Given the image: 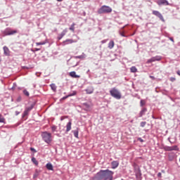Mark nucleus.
<instances>
[{
  "label": "nucleus",
  "mask_w": 180,
  "mask_h": 180,
  "mask_svg": "<svg viewBox=\"0 0 180 180\" xmlns=\"http://www.w3.org/2000/svg\"><path fill=\"white\" fill-rule=\"evenodd\" d=\"M15 113H16V115H19V112H15Z\"/></svg>",
  "instance_id": "nucleus-48"
},
{
  "label": "nucleus",
  "mask_w": 180,
  "mask_h": 180,
  "mask_svg": "<svg viewBox=\"0 0 180 180\" xmlns=\"http://www.w3.org/2000/svg\"><path fill=\"white\" fill-rule=\"evenodd\" d=\"M121 36H122V37H124V33H121Z\"/></svg>",
  "instance_id": "nucleus-42"
},
{
  "label": "nucleus",
  "mask_w": 180,
  "mask_h": 180,
  "mask_svg": "<svg viewBox=\"0 0 180 180\" xmlns=\"http://www.w3.org/2000/svg\"><path fill=\"white\" fill-rule=\"evenodd\" d=\"M74 40L72 39H66L63 42V46H65V44H72V43H75Z\"/></svg>",
  "instance_id": "nucleus-15"
},
{
  "label": "nucleus",
  "mask_w": 180,
  "mask_h": 180,
  "mask_svg": "<svg viewBox=\"0 0 180 180\" xmlns=\"http://www.w3.org/2000/svg\"><path fill=\"white\" fill-rule=\"evenodd\" d=\"M110 12H112V8L108 6H103L98 11V13H100V14L110 13Z\"/></svg>",
  "instance_id": "nucleus-3"
},
{
  "label": "nucleus",
  "mask_w": 180,
  "mask_h": 180,
  "mask_svg": "<svg viewBox=\"0 0 180 180\" xmlns=\"http://www.w3.org/2000/svg\"><path fill=\"white\" fill-rule=\"evenodd\" d=\"M72 124V122H71V120L68 122V124H66V133H68V131L71 130Z\"/></svg>",
  "instance_id": "nucleus-12"
},
{
  "label": "nucleus",
  "mask_w": 180,
  "mask_h": 180,
  "mask_svg": "<svg viewBox=\"0 0 180 180\" xmlns=\"http://www.w3.org/2000/svg\"><path fill=\"white\" fill-rule=\"evenodd\" d=\"M176 74H178V75H179V77H180V70H178V71L176 72Z\"/></svg>",
  "instance_id": "nucleus-40"
},
{
  "label": "nucleus",
  "mask_w": 180,
  "mask_h": 180,
  "mask_svg": "<svg viewBox=\"0 0 180 180\" xmlns=\"http://www.w3.org/2000/svg\"><path fill=\"white\" fill-rule=\"evenodd\" d=\"M69 75L70 77H72V78H81V76L80 75H77V73L75 72H70L69 73Z\"/></svg>",
  "instance_id": "nucleus-11"
},
{
  "label": "nucleus",
  "mask_w": 180,
  "mask_h": 180,
  "mask_svg": "<svg viewBox=\"0 0 180 180\" xmlns=\"http://www.w3.org/2000/svg\"><path fill=\"white\" fill-rule=\"evenodd\" d=\"M15 33H18V30H6L5 32L6 36H11L12 34H15Z\"/></svg>",
  "instance_id": "nucleus-6"
},
{
  "label": "nucleus",
  "mask_w": 180,
  "mask_h": 180,
  "mask_svg": "<svg viewBox=\"0 0 180 180\" xmlns=\"http://www.w3.org/2000/svg\"><path fill=\"white\" fill-rule=\"evenodd\" d=\"M33 150H34V148H31V151H33Z\"/></svg>",
  "instance_id": "nucleus-47"
},
{
  "label": "nucleus",
  "mask_w": 180,
  "mask_h": 180,
  "mask_svg": "<svg viewBox=\"0 0 180 180\" xmlns=\"http://www.w3.org/2000/svg\"><path fill=\"white\" fill-rule=\"evenodd\" d=\"M73 133H74L75 137H76V139H78V130L74 131Z\"/></svg>",
  "instance_id": "nucleus-27"
},
{
  "label": "nucleus",
  "mask_w": 180,
  "mask_h": 180,
  "mask_svg": "<svg viewBox=\"0 0 180 180\" xmlns=\"http://www.w3.org/2000/svg\"><path fill=\"white\" fill-rule=\"evenodd\" d=\"M76 58H85V56L84 55L78 56H76Z\"/></svg>",
  "instance_id": "nucleus-30"
},
{
  "label": "nucleus",
  "mask_w": 180,
  "mask_h": 180,
  "mask_svg": "<svg viewBox=\"0 0 180 180\" xmlns=\"http://www.w3.org/2000/svg\"><path fill=\"white\" fill-rule=\"evenodd\" d=\"M0 123H5V118L0 115Z\"/></svg>",
  "instance_id": "nucleus-25"
},
{
  "label": "nucleus",
  "mask_w": 180,
  "mask_h": 180,
  "mask_svg": "<svg viewBox=\"0 0 180 180\" xmlns=\"http://www.w3.org/2000/svg\"><path fill=\"white\" fill-rule=\"evenodd\" d=\"M52 130H53V131L56 130V127H53Z\"/></svg>",
  "instance_id": "nucleus-43"
},
{
  "label": "nucleus",
  "mask_w": 180,
  "mask_h": 180,
  "mask_svg": "<svg viewBox=\"0 0 180 180\" xmlns=\"http://www.w3.org/2000/svg\"><path fill=\"white\" fill-rule=\"evenodd\" d=\"M176 79H175V77H171L170 78V81L172 82H174V81H175Z\"/></svg>",
  "instance_id": "nucleus-33"
},
{
  "label": "nucleus",
  "mask_w": 180,
  "mask_h": 180,
  "mask_svg": "<svg viewBox=\"0 0 180 180\" xmlns=\"http://www.w3.org/2000/svg\"><path fill=\"white\" fill-rule=\"evenodd\" d=\"M58 2H63V0H57Z\"/></svg>",
  "instance_id": "nucleus-44"
},
{
  "label": "nucleus",
  "mask_w": 180,
  "mask_h": 180,
  "mask_svg": "<svg viewBox=\"0 0 180 180\" xmlns=\"http://www.w3.org/2000/svg\"><path fill=\"white\" fill-rule=\"evenodd\" d=\"M179 148L177 146H167L165 148L166 151H178Z\"/></svg>",
  "instance_id": "nucleus-4"
},
{
  "label": "nucleus",
  "mask_w": 180,
  "mask_h": 180,
  "mask_svg": "<svg viewBox=\"0 0 180 180\" xmlns=\"http://www.w3.org/2000/svg\"><path fill=\"white\" fill-rule=\"evenodd\" d=\"M146 112H147V108H143L142 110L139 113L140 117H143V115H146Z\"/></svg>",
  "instance_id": "nucleus-18"
},
{
  "label": "nucleus",
  "mask_w": 180,
  "mask_h": 180,
  "mask_svg": "<svg viewBox=\"0 0 180 180\" xmlns=\"http://www.w3.org/2000/svg\"><path fill=\"white\" fill-rule=\"evenodd\" d=\"M50 86L53 92L57 91V86H56L54 84H51Z\"/></svg>",
  "instance_id": "nucleus-21"
},
{
  "label": "nucleus",
  "mask_w": 180,
  "mask_h": 180,
  "mask_svg": "<svg viewBox=\"0 0 180 180\" xmlns=\"http://www.w3.org/2000/svg\"><path fill=\"white\" fill-rule=\"evenodd\" d=\"M67 98H68V96L63 97V99H67Z\"/></svg>",
  "instance_id": "nucleus-46"
},
{
  "label": "nucleus",
  "mask_w": 180,
  "mask_h": 180,
  "mask_svg": "<svg viewBox=\"0 0 180 180\" xmlns=\"http://www.w3.org/2000/svg\"><path fill=\"white\" fill-rule=\"evenodd\" d=\"M130 71L131 72H137V68L135 66H132L130 68Z\"/></svg>",
  "instance_id": "nucleus-23"
},
{
  "label": "nucleus",
  "mask_w": 180,
  "mask_h": 180,
  "mask_svg": "<svg viewBox=\"0 0 180 180\" xmlns=\"http://www.w3.org/2000/svg\"><path fill=\"white\" fill-rule=\"evenodd\" d=\"M140 103H141V106H144V104H145L144 101L141 100Z\"/></svg>",
  "instance_id": "nucleus-32"
},
{
  "label": "nucleus",
  "mask_w": 180,
  "mask_h": 180,
  "mask_svg": "<svg viewBox=\"0 0 180 180\" xmlns=\"http://www.w3.org/2000/svg\"><path fill=\"white\" fill-rule=\"evenodd\" d=\"M106 41H108V39H104L103 41H101L102 44H105V43H106Z\"/></svg>",
  "instance_id": "nucleus-34"
},
{
  "label": "nucleus",
  "mask_w": 180,
  "mask_h": 180,
  "mask_svg": "<svg viewBox=\"0 0 180 180\" xmlns=\"http://www.w3.org/2000/svg\"><path fill=\"white\" fill-rule=\"evenodd\" d=\"M153 15H155V16H157L158 18H159V19H160V20L164 22V17L162 16V14H161V13H160L159 11H153Z\"/></svg>",
  "instance_id": "nucleus-5"
},
{
  "label": "nucleus",
  "mask_w": 180,
  "mask_h": 180,
  "mask_svg": "<svg viewBox=\"0 0 180 180\" xmlns=\"http://www.w3.org/2000/svg\"><path fill=\"white\" fill-rule=\"evenodd\" d=\"M27 112H28L27 110H25L24 113H25V115H27Z\"/></svg>",
  "instance_id": "nucleus-41"
},
{
  "label": "nucleus",
  "mask_w": 180,
  "mask_h": 180,
  "mask_svg": "<svg viewBox=\"0 0 180 180\" xmlns=\"http://www.w3.org/2000/svg\"><path fill=\"white\" fill-rule=\"evenodd\" d=\"M157 4L159 6H161V5H169V3L167 0H158L157 1Z\"/></svg>",
  "instance_id": "nucleus-7"
},
{
  "label": "nucleus",
  "mask_w": 180,
  "mask_h": 180,
  "mask_svg": "<svg viewBox=\"0 0 180 180\" xmlns=\"http://www.w3.org/2000/svg\"><path fill=\"white\" fill-rule=\"evenodd\" d=\"M122 180H123V179H122Z\"/></svg>",
  "instance_id": "nucleus-49"
},
{
  "label": "nucleus",
  "mask_w": 180,
  "mask_h": 180,
  "mask_svg": "<svg viewBox=\"0 0 180 180\" xmlns=\"http://www.w3.org/2000/svg\"><path fill=\"white\" fill-rule=\"evenodd\" d=\"M41 136L44 141H45V143H46L47 144H50V143H51L52 139L51 133L44 132L42 133Z\"/></svg>",
  "instance_id": "nucleus-1"
},
{
  "label": "nucleus",
  "mask_w": 180,
  "mask_h": 180,
  "mask_svg": "<svg viewBox=\"0 0 180 180\" xmlns=\"http://www.w3.org/2000/svg\"><path fill=\"white\" fill-rule=\"evenodd\" d=\"M27 112H30V110H32V108H27Z\"/></svg>",
  "instance_id": "nucleus-38"
},
{
  "label": "nucleus",
  "mask_w": 180,
  "mask_h": 180,
  "mask_svg": "<svg viewBox=\"0 0 180 180\" xmlns=\"http://www.w3.org/2000/svg\"><path fill=\"white\" fill-rule=\"evenodd\" d=\"M146 124H147V122H141V127H144V126H146Z\"/></svg>",
  "instance_id": "nucleus-29"
},
{
  "label": "nucleus",
  "mask_w": 180,
  "mask_h": 180,
  "mask_svg": "<svg viewBox=\"0 0 180 180\" xmlns=\"http://www.w3.org/2000/svg\"><path fill=\"white\" fill-rule=\"evenodd\" d=\"M23 94L24 95H25V96H29V91H27V90H24L23 91Z\"/></svg>",
  "instance_id": "nucleus-28"
},
{
  "label": "nucleus",
  "mask_w": 180,
  "mask_h": 180,
  "mask_svg": "<svg viewBox=\"0 0 180 180\" xmlns=\"http://www.w3.org/2000/svg\"><path fill=\"white\" fill-rule=\"evenodd\" d=\"M37 46H43L46 44L45 41H41V42H36Z\"/></svg>",
  "instance_id": "nucleus-26"
},
{
  "label": "nucleus",
  "mask_w": 180,
  "mask_h": 180,
  "mask_svg": "<svg viewBox=\"0 0 180 180\" xmlns=\"http://www.w3.org/2000/svg\"><path fill=\"white\" fill-rule=\"evenodd\" d=\"M32 162L36 165H39V162H37V160H36V158H32Z\"/></svg>",
  "instance_id": "nucleus-24"
},
{
  "label": "nucleus",
  "mask_w": 180,
  "mask_h": 180,
  "mask_svg": "<svg viewBox=\"0 0 180 180\" xmlns=\"http://www.w3.org/2000/svg\"><path fill=\"white\" fill-rule=\"evenodd\" d=\"M35 50H36V51H39L40 50V49H36Z\"/></svg>",
  "instance_id": "nucleus-45"
},
{
  "label": "nucleus",
  "mask_w": 180,
  "mask_h": 180,
  "mask_svg": "<svg viewBox=\"0 0 180 180\" xmlns=\"http://www.w3.org/2000/svg\"><path fill=\"white\" fill-rule=\"evenodd\" d=\"M150 78L151 79H155V77L154 76H150Z\"/></svg>",
  "instance_id": "nucleus-36"
},
{
  "label": "nucleus",
  "mask_w": 180,
  "mask_h": 180,
  "mask_svg": "<svg viewBox=\"0 0 180 180\" xmlns=\"http://www.w3.org/2000/svg\"><path fill=\"white\" fill-rule=\"evenodd\" d=\"M112 169L117 168L119 167V162L117 161H112L111 163Z\"/></svg>",
  "instance_id": "nucleus-13"
},
{
  "label": "nucleus",
  "mask_w": 180,
  "mask_h": 180,
  "mask_svg": "<svg viewBox=\"0 0 180 180\" xmlns=\"http://www.w3.org/2000/svg\"><path fill=\"white\" fill-rule=\"evenodd\" d=\"M110 94L111 96H112V98H115V99H120V98H122L120 92H119V90H117L116 88H112L110 91Z\"/></svg>",
  "instance_id": "nucleus-2"
},
{
  "label": "nucleus",
  "mask_w": 180,
  "mask_h": 180,
  "mask_svg": "<svg viewBox=\"0 0 180 180\" xmlns=\"http://www.w3.org/2000/svg\"><path fill=\"white\" fill-rule=\"evenodd\" d=\"M20 101H22V97H18L17 98V102H20Z\"/></svg>",
  "instance_id": "nucleus-35"
},
{
  "label": "nucleus",
  "mask_w": 180,
  "mask_h": 180,
  "mask_svg": "<svg viewBox=\"0 0 180 180\" xmlns=\"http://www.w3.org/2000/svg\"><path fill=\"white\" fill-rule=\"evenodd\" d=\"M169 40H171V41H172V42L174 43V38L170 37V38H169Z\"/></svg>",
  "instance_id": "nucleus-37"
},
{
  "label": "nucleus",
  "mask_w": 180,
  "mask_h": 180,
  "mask_svg": "<svg viewBox=\"0 0 180 180\" xmlns=\"http://www.w3.org/2000/svg\"><path fill=\"white\" fill-rule=\"evenodd\" d=\"M161 172H159L158 174V176H159V177H161Z\"/></svg>",
  "instance_id": "nucleus-39"
},
{
  "label": "nucleus",
  "mask_w": 180,
  "mask_h": 180,
  "mask_svg": "<svg viewBox=\"0 0 180 180\" xmlns=\"http://www.w3.org/2000/svg\"><path fill=\"white\" fill-rule=\"evenodd\" d=\"M46 169H48L49 171H54V168L51 163H47L46 165Z\"/></svg>",
  "instance_id": "nucleus-14"
},
{
  "label": "nucleus",
  "mask_w": 180,
  "mask_h": 180,
  "mask_svg": "<svg viewBox=\"0 0 180 180\" xmlns=\"http://www.w3.org/2000/svg\"><path fill=\"white\" fill-rule=\"evenodd\" d=\"M114 47H115V41L113 40H111L108 43V49H110V50H112V49H113Z\"/></svg>",
  "instance_id": "nucleus-16"
},
{
  "label": "nucleus",
  "mask_w": 180,
  "mask_h": 180,
  "mask_svg": "<svg viewBox=\"0 0 180 180\" xmlns=\"http://www.w3.org/2000/svg\"><path fill=\"white\" fill-rule=\"evenodd\" d=\"M138 141H140L141 143H143L144 140H143V139L141 138H138Z\"/></svg>",
  "instance_id": "nucleus-31"
},
{
  "label": "nucleus",
  "mask_w": 180,
  "mask_h": 180,
  "mask_svg": "<svg viewBox=\"0 0 180 180\" xmlns=\"http://www.w3.org/2000/svg\"><path fill=\"white\" fill-rule=\"evenodd\" d=\"M136 179L137 180H141V171L140 170V169H138L136 172Z\"/></svg>",
  "instance_id": "nucleus-9"
},
{
  "label": "nucleus",
  "mask_w": 180,
  "mask_h": 180,
  "mask_svg": "<svg viewBox=\"0 0 180 180\" xmlns=\"http://www.w3.org/2000/svg\"><path fill=\"white\" fill-rule=\"evenodd\" d=\"M68 32V30L65 28L58 36V40H61L65 34H67V32Z\"/></svg>",
  "instance_id": "nucleus-8"
},
{
  "label": "nucleus",
  "mask_w": 180,
  "mask_h": 180,
  "mask_svg": "<svg viewBox=\"0 0 180 180\" xmlns=\"http://www.w3.org/2000/svg\"><path fill=\"white\" fill-rule=\"evenodd\" d=\"M69 30H71V32H72V33H74V32H75V23H72L70 26V27L69 28Z\"/></svg>",
  "instance_id": "nucleus-19"
},
{
  "label": "nucleus",
  "mask_w": 180,
  "mask_h": 180,
  "mask_svg": "<svg viewBox=\"0 0 180 180\" xmlns=\"http://www.w3.org/2000/svg\"><path fill=\"white\" fill-rule=\"evenodd\" d=\"M154 61H157V58H152L147 61V64H150V63H154Z\"/></svg>",
  "instance_id": "nucleus-22"
},
{
  "label": "nucleus",
  "mask_w": 180,
  "mask_h": 180,
  "mask_svg": "<svg viewBox=\"0 0 180 180\" xmlns=\"http://www.w3.org/2000/svg\"><path fill=\"white\" fill-rule=\"evenodd\" d=\"M3 50L5 56H9L11 54V51H9V48L7 46H4Z\"/></svg>",
  "instance_id": "nucleus-10"
},
{
  "label": "nucleus",
  "mask_w": 180,
  "mask_h": 180,
  "mask_svg": "<svg viewBox=\"0 0 180 180\" xmlns=\"http://www.w3.org/2000/svg\"><path fill=\"white\" fill-rule=\"evenodd\" d=\"M86 94H94V89L93 88H88L86 89Z\"/></svg>",
  "instance_id": "nucleus-20"
},
{
  "label": "nucleus",
  "mask_w": 180,
  "mask_h": 180,
  "mask_svg": "<svg viewBox=\"0 0 180 180\" xmlns=\"http://www.w3.org/2000/svg\"><path fill=\"white\" fill-rule=\"evenodd\" d=\"M83 105L84 106V108H86V109L89 110L91 109V108H92V105L89 104L88 103H83Z\"/></svg>",
  "instance_id": "nucleus-17"
}]
</instances>
